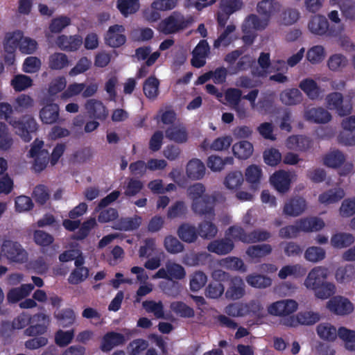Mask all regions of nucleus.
Segmentation results:
<instances>
[{
    "label": "nucleus",
    "mask_w": 355,
    "mask_h": 355,
    "mask_svg": "<svg viewBox=\"0 0 355 355\" xmlns=\"http://www.w3.org/2000/svg\"><path fill=\"white\" fill-rule=\"evenodd\" d=\"M304 274V268L299 264L287 265L282 268L278 273L281 279H285L288 276L299 277Z\"/></svg>",
    "instance_id": "51"
},
{
    "label": "nucleus",
    "mask_w": 355,
    "mask_h": 355,
    "mask_svg": "<svg viewBox=\"0 0 355 355\" xmlns=\"http://www.w3.org/2000/svg\"><path fill=\"white\" fill-rule=\"evenodd\" d=\"M309 31L314 35L338 37L344 31L343 25L329 26L327 19L320 15L313 16L309 22Z\"/></svg>",
    "instance_id": "5"
},
{
    "label": "nucleus",
    "mask_w": 355,
    "mask_h": 355,
    "mask_svg": "<svg viewBox=\"0 0 355 355\" xmlns=\"http://www.w3.org/2000/svg\"><path fill=\"white\" fill-rule=\"evenodd\" d=\"M243 182V176L240 171H232L227 174L225 179L224 184L229 189L239 188Z\"/></svg>",
    "instance_id": "56"
},
{
    "label": "nucleus",
    "mask_w": 355,
    "mask_h": 355,
    "mask_svg": "<svg viewBox=\"0 0 355 355\" xmlns=\"http://www.w3.org/2000/svg\"><path fill=\"white\" fill-rule=\"evenodd\" d=\"M248 284L255 288H266L272 284V279L263 275H250L246 277Z\"/></svg>",
    "instance_id": "44"
},
{
    "label": "nucleus",
    "mask_w": 355,
    "mask_h": 355,
    "mask_svg": "<svg viewBox=\"0 0 355 355\" xmlns=\"http://www.w3.org/2000/svg\"><path fill=\"white\" fill-rule=\"evenodd\" d=\"M343 16L346 20H355V1L353 0H343L339 5Z\"/></svg>",
    "instance_id": "61"
},
{
    "label": "nucleus",
    "mask_w": 355,
    "mask_h": 355,
    "mask_svg": "<svg viewBox=\"0 0 355 355\" xmlns=\"http://www.w3.org/2000/svg\"><path fill=\"white\" fill-rule=\"evenodd\" d=\"M205 170L204 163L199 159L193 158L187 164L186 174L189 179L198 180L204 177Z\"/></svg>",
    "instance_id": "23"
},
{
    "label": "nucleus",
    "mask_w": 355,
    "mask_h": 355,
    "mask_svg": "<svg viewBox=\"0 0 355 355\" xmlns=\"http://www.w3.org/2000/svg\"><path fill=\"white\" fill-rule=\"evenodd\" d=\"M33 240L37 245L47 247L53 243L54 238L51 234L43 230H37L33 232Z\"/></svg>",
    "instance_id": "60"
},
{
    "label": "nucleus",
    "mask_w": 355,
    "mask_h": 355,
    "mask_svg": "<svg viewBox=\"0 0 355 355\" xmlns=\"http://www.w3.org/2000/svg\"><path fill=\"white\" fill-rule=\"evenodd\" d=\"M71 19L64 15L53 18L49 24V31L52 33H60L64 28L71 24Z\"/></svg>",
    "instance_id": "52"
},
{
    "label": "nucleus",
    "mask_w": 355,
    "mask_h": 355,
    "mask_svg": "<svg viewBox=\"0 0 355 355\" xmlns=\"http://www.w3.org/2000/svg\"><path fill=\"white\" fill-rule=\"evenodd\" d=\"M297 305V303L293 300H280L271 304L268 307V311L273 315L285 316L295 312Z\"/></svg>",
    "instance_id": "13"
},
{
    "label": "nucleus",
    "mask_w": 355,
    "mask_h": 355,
    "mask_svg": "<svg viewBox=\"0 0 355 355\" xmlns=\"http://www.w3.org/2000/svg\"><path fill=\"white\" fill-rule=\"evenodd\" d=\"M343 130L339 134V143L345 146L355 145V116H350L342 121Z\"/></svg>",
    "instance_id": "11"
},
{
    "label": "nucleus",
    "mask_w": 355,
    "mask_h": 355,
    "mask_svg": "<svg viewBox=\"0 0 355 355\" xmlns=\"http://www.w3.org/2000/svg\"><path fill=\"white\" fill-rule=\"evenodd\" d=\"M311 145V140L304 135H292L286 139V146L291 150L306 151Z\"/></svg>",
    "instance_id": "26"
},
{
    "label": "nucleus",
    "mask_w": 355,
    "mask_h": 355,
    "mask_svg": "<svg viewBox=\"0 0 355 355\" xmlns=\"http://www.w3.org/2000/svg\"><path fill=\"white\" fill-rule=\"evenodd\" d=\"M232 151L236 157L240 159H246L252 155L253 146L248 141H241L233 145Z\"/></svg>",
    "instance_id": "31"
},
{
    "label": "nucleus",
    "mask_w": 355,
    "mask_h": 355,
    "mask_svg": "<svg viewBox=\"0 0 355 355\" xmlns=\"http://www.w3.org/2000/svg\"><path fill=\"white\" fill-rule=\"evenodd\" d=\"M171 309L177 315L182 318H192L194 316L193 309L182 302H174L171 304Z\"/></svg>",
    "instance_id": "58"
},
{
    "label": "nucleus",
    "mask_w": 355,
    "mask_h": 355,
    "mask_svg": "<svg viewBox=\"0 0 355 355\" xmlns=\"http://www.w3.org/2000/svg\"><path fill=\"white\" fill-rule=\"evenodd\" d=\"M12 107L8 103H0V119H5L15 129V133L24 142H29L32 135L37 130L36 121L30 116H24L19 119L12 117Z\"/></svg>",
    "instance_id": "2"
},
{
    "label": "nucleus",
    "mask_w": 355,
    "mask_h": 355,
    "mask_svg": "<svg viewBox=\"0 0 355 355\" xmlns=\"http://www.w3.org/2000/svg\"><path fill=\"white\" fill-rule=\"evenodd\" d=\"M345 161L344 154L338 150H333L324 157V164L328 167L336 168L340 167Z\"/></svg>",
    "instance_id": "38"
},
{
    "label": "nucleus",
    "mask_w": 355,
    "mask_h": 355,
    "mask_svg": "<svg viewBox=\"0 0 355 355\" xmlns=\"http://www.w3.org/2000/svg\"><path fill=\"white\" fill-rule=\"evenodd\" d=\"M344 196L345 193L342 189H329L320 194L318 200L322 204L329 205L338 202Z\"/></svg>",
    "instance_id": "33"
},
{
    "label": "nucleus",
    "mask_w": 355,
    "mask_h": 355,
    "mask_svg": "<svg viewBox=\"0 0 355 355\" xmlns=\"http://www.w3.org/2000/svg\"><path fill=\"white\" fill-rule=\"evenodd\" d=\"M165 135L167 139L178 144H182L187 141L188 134L184 128L178 126L168 127L165 131Z\"/></svg>",
    "instance_id": "34"
},
{
    "label": "nucleus",
    "mask_w": 355,
    "mask_h": 355,
    "mask_svg": "<svg viewBox=\"0 0 355 355\" xmlns=\"http://www.w3.org/2000/svg\"><path fill=\"white\" fill-rule=\"evenodd\" d=\"M177 235L181 241L187 243H195L200 236L198 227L189 223H183L179 225L177 230Z\"/></svg>",
    "instance_id": "20"
},
{
    "label": "nucleus",
    "mask_w": 355,
    "mask_h": 355,
    "mask_svg": "<svg viewBox=\"0 0 355 355\" xmlns=\"http://www.w3.org/2000/svg\"><path fill=\"white\" fill-rule=\"evenodd\" d=\"M324 48L321 45L313 46L306 53V59L311 64L320 63L324 60Z\"/></svg>",
    "instance_id": "53"
},
{
    "label": "nucleus",
    "mask_w": 355,
    "mask_h": 355,
    "mask_svg": "<svg viewBox=\"0 0 355 355\" xmlns=\"http://www.w3.org/2000/svg\"><path fill=\"white\" fill-rule=\"evenodd\" d=\"M59 112L60 108L58 104H46L40 111V118L44 123L53 124L58 120Z\"/></svg>",
    "instance_id": "24"
},
{
    "label": "nucleus",
    "mask_w": 355,
    "mask_h": 355,
    "mask_svg": "<svg viewBox=\"0 0 355 355\" xmlns=\"http://www.w3.org/2000/svg\"><path fill=\"white\" fill-rule=\"evenodd\" d=\"M225 236L231 239L232 241H239L245 243H248L249 233L239 226H230L225 232Z\"/></svg>",
    "instance_id": "45"
},
{
    "label": "nucleus",
    "mask_w": 355,
    "mask_h": 355,
    "mask_svg": "<svg viewBox=\"0 0 355 355\" xmlns=\"http://www.w3.org/2000/svg\"><path fill=\"white\" fill-rule=\"evenodd\" d=\"M306 208L305 199L300 196H295L289 199L284 205L283 213L288 216H298L301 215Z\"/></svg>",
    "instance_id": "17"
},
{
    "label": "nucleus",
    "mask_w": 355,
    "mask_h": 355,
    "mask_svg": "<svg viewBox=\"0 0 355 355\" xmlns=\"http://www.w3.org/2000/svg\"><path fill=\"white\" fill-rule=\"evenodd\" d=\"M125 29L123 26L114 24L109 27L105 35V43L112 48H119L126 42V36L124 35Z\"/></svg>",
    "instance_id": "10"
},
{
    "label": "nucleus",
    "mask_w": 355,
    "mask_h": 355,
    "mask_svg": "<svg viewBox=\"0 0 355 355\" xmlns=\"http://www.w3.org/2000/svg\"><path fill=\"white\" fill-rule=\"evenodd\" d=\"M141 222L142 218L138 215L133 217H121L114 222L113 228L119 231H133L140 227Z\"/></svg>",
    "instance_id": "21"
},
{
    "label": "nucleus",
    "mask_w": 355,
    "mask_h": 355,
    "mask_svg": "<svg viewBox=\"0 0 355 355\" xmlns=\"http://www.w3.org/2000/svg\"><path fill=\"white\" fill-rule=\"evenodd\" d=\"M317 333L320 338L334 341L338 336V330L332 324L329 323H321L317 326Z\"/></svg>",
    "instance_id": "36"
},
{
    "label": "nucleus",
    "mask_w": 355,
    "mask_h": 355,
    "mask_svg": "<svg viewBox=\"0 0 355 355\" xmlns=\"http://www.w3.org/2000/svg\"><path fill=\"white\" fill-rule=\"evenodd\" d=\"M198 231L202 238L210 239L218 232L217 227L211 222L204 220L198 225Z\"/></svg>",
    "instance_id": "54"
},
{
    "label": "nucleus",
    "mask_w": 355,
    "mask_h": 355,
    "mask_svg": "<svg viewBox=\"0 0 355 355\" xmlns=\"http://www.w3.org/2000/svg\"><path fill=\"white\" fill-rule=\"evenodd\" d=\"M299 87L305 93L309 99L315 100L320 97L322 90L317 83L311 78L302 80Z\"/></svg>",
    "instance_id": "27"
},
{
    "label": "nucleus",
    "mask_w": 355,
    "mask_h": 355,
    "mask_svg": "<svg viewBox=\"0 0 355 355\" xmlns=\"http://www.w3.org/2000/svg\"><path fill=\"white\" fill-rule=\"evenodd\" d=\"M271 252V245L265 243L248 247L246 250V254L252 258H261L270 254Z\"/></svg>",
    "instance_id": "50"
},
{
    "label": "nucleus",
    "mask_w": 355,
    "mask_h": 355,
    "mask_svg": "<svg viewBox=\"0 0 355 355\" xmlns=\"http://www.w3.org/2000/svg\"><path fill=\"white\" fill-rule=\"evenodd\" d=\"M164 246L171 254H178L184 251V245L174 236L168 235L164 238Z\"/></svg>",
    "instance_id": "46"
},
{
    "label": "nucleus",
    "mask_w": 355,
    "mask_h": 355,
    "mask_svg": "<svg viewBox=\"0 0 355 355\" xmlns=\"http://www.w3.org/2000/svg\"><path fill=\"white\" fill-rule=\"evenodd\" d=\"M303 99L301 92L297 88L287 89L280 94V100L287 105L300 104Z\"/></svg>",
    "instance_id": "29"
},
{
    "label": "nucleus",
    "mask_w": 355,
    "mask_h": 355,
    "mask_svg": "<svg viewBox=\"0 0 355 355\" xmlns=\"http://www.w3.org/2000/svg\"><path fill=\"white\" fill-rule=\"evenodd\" d=\"M205 186L200 182L189 187L187 195L192 201L191 209L198 216L214 219L216 216L215 207L218 204H223L226 198L220 191H215L211 194H205Z\"/></svg>",
    "instance_id": "1"
},
{
    "label": "nucleus",
    "mask_w": 355,
    "mask_h": 355,
    "mask_svg": "<svg viewBox=\"0 0 355 355\" xmlns=\"http://www.w3.org/2000/svg\"><path fill=\"white\" fill-rule=\"evenodd\" d=\"M279 9V4L275 0H262L257 6V12L269 21L271 17Z\"/></svg>",
    "instance_id": "25"
},
{
    "label": "nucleus",
    "mask_w": 355,
    "mask_h": 355,
    "mask_svg": "<svg viewBox=\"0 0 355 355\" xmlns=\"http://www.w3.org/2000/svg\"><path fill=\"white\" fill-rule=\"evenodd\" d=\"M262 176L261 168L257 165L249 166L245 171L246 181L251 184H259Z\"/></svg>",
    "instance_id": "63"
},
{
    "label": "nucleus",
    "mask_w": 355,
    "mask_h": 355,
    "mask_svg": "<svg viewBox=\"0 0 355 355\" xmlns=\"http://www.w3.org/2000/svg\"><path fill=\"white\" fill-rule=\"evenodd\" d=\"M324 227V221L318 217L303 218L295 222V225L282 227L279 236L282 239L296 237L300 232H317Z\"/></svg>",
    "instance_id": "3"
},
{
    "label": "nucleus",
    "mask_w": 355,
    "mask_h": 355,
    "mask_svg": "<svg viewBox=\"0 0 355 355\" xmlns=\"http://www.w3.org/2000/svg\"><path fill=\"white\" fill-rule=\"evenodd\" d=\"M187 214V207L182 200H178L167 211V217L170 219L176 218H184Z\"/></svg>",
    "instance_id": "49"
},
{
    "label": "nucleus",
    "mask_w": 355,
    "mask_h": 355,
    "mask_svg": "<svg viewBox=\"0 0 355 355\" xmlns=\"http://www.w3.org/2000/svg\"><path fill=\"white\" fill-rule=\"evenodd\" d=\"M83 37L80 35H59L55 41L56 45L62 51L74 52L79 49L83 44Z\"/></svg>",
    "instance_id": "14"
},
{
    "label": "nucleus",
    "mask_w": 355,
    "mask_h": 355,
    "mask_svg": "<svg viewBox=\"0 0 355 355\" xmlns=\"http://www.w3.org/2000/svg\"><path fill=\"white\" fill-rule=\"evenodd\" d=\"M330 311L339 315H345L351 313L354 310L352 304L345 297L336 296L332 297L327 304Z\"/></svg>",
    "instance_id": "12"
},
{
    "label": "nucleus",
    "mask_w": 355,
    "mask_h": 355,
    "mask_svg": "<svg viewBox=\"0 0 355 355\" xmlns=\"http://www.w3.org/2000/svg\"><path fill=\"white\" fill-rule=\"evenodd\" d=\"M327 107L336 110L339 116H344L351 113V107L343 105V96L340 92H332L326 97Z\"/></svg>",
    "instance_id": "15"
},
{
    "label": "nucleus",
    "mask_w": 355,
    "mask_h": 355,
    "mask_svg": "<svg viewBox=\"0 0 355 355\" xmlns=\"http://www.w3.org/2000/svg\"><path fill=\"white\" fill-rule=\"evenodd\" d=\"M15 91L21 92L32 85V79L26 75H17L11 81Z\"/></svg>",
    "instance_id": "64"
},
{
    "label": "nucleus",
    "mask_w": 355,
    "mask_h": 355,
    "mask_svg": "<svg viewBox=\"0 0 355 355\" xmlns=\"http://www.w3.org/2000/svg\"><path fill=\"white\" fill-rule=\"evenodd\" d=\"M297 316L299 325H313L320 319L319 313L312 311L300 312Z\"/></svg>",
    "instance_id": "59"
},
{
    "label": "nucleus",
    "mask_w": 355,
    "mask_h": 355,
    "mask_svg": "<svg viewBox=\"0 0 355 355\" xmlns=\"http://www.w3.org/2000/svg\"><path fill=\"white\" fill-rule=\"evenodd\" d=\"M269 21L267 19L261 17L260 19L257 15L254 14L250 15L245 20V23L243 26V31L247 32V28H252L254 30H263L268 26Z\"/></svg>",
    "instance_id": "35"
},
{
    "label": "nucleus",
    "mask_w": 355,
    "mask_h": 355,
    "mask_svg": "<svg viewBox=\"0 0 355 355\" xmlns=\"http://www.w3.org/2000/svg\"><path fill=\"white\" fill-rule=\"evenodd\" d=\"M234 248V241L227 236H225L223 239L211 241L208 244L207 249L209 252L218 255H225L231 252Z\"/></svg>",
    "instance_id": "18"
},
{
    "label": "nucleus",
    "mask_w": 355,
    "mask_h": 355,
    "mask_svg": "<svg viewBox=\"0 0 355 355\" xmlns=\"http://www.w3.org/2000/svg\"><path fill=\"white\" fill-rule=\"evenodd\" d=\"M326 252L325 250L316 246H311L306 249L304 253V258L313 263H316L323 260L325 258Z\"/></svg>",
    "instance_id": "55"
},
{
    "label": "nucleus",
    "mask_w": 355,
    "mask_h": 355,
    "mask_svg": "<svg viewBox=\"0 0 355 355\" xmlns=\"http://www.w3.org/2000/svg\"><path fill=\"white\" fill-rule=\"evenodd\" d=\"M207 282V276L202 271H195L189 276V288H202Z\"/></svg>",
    "instance_id": "57"
},
{
    "label": "nucleus",
    "mask_w": 355,
    "mask_h": 355,
    "mask_svg": "<svg viewBox=\"0 0 355 355\" xmlns=\"http://www.w3.org/2000/svg\"><path fill=\"white\" fill-rule=\"evenodd\" d=\"M69 60L63 53H54L49 56V67L53 70H60L69 65Z\"/></svg>",
    "instance_id": "42"
},
{
    "label": "nucleus",
    "mask_w": 355,
    "mask_h": 355,
    "mask_svg": "<svg viewBox=\"0 0 355 355\" xmlns=\"http://www.w3.org/2000/svg\"><path fill=\"white\" fill-rule=\"evenodd\" d=\"M270 182L278 192L285 193L290 189L291 180L288 172L279 170L270 176Z\"/></svg>",
    "instance_id": "19"
},
{
    "label": "nucleus",
    "mask_w": 355,
    "mask_h": 355,
    "mask_svg": "<svg viewBox=\"0 0 355 355\" xmlns=\"http://www.w3.org/2000/svg\"><path fill=\"white\" fill-rule=\"evenodd\" d=\"M304 118L315 123H327L331 121V115L322 107H312L305 110Z\"/></svg>",
    "instance_id": "22"
},
{
    "label": "nucleus",
    "mask_w": 355,
    "mask_h": 355,
    "mask_svg": "<svg viewBox=\"0 0 355 355\" xmlns=\"http://www.w3.org/2000/svg\"><path fill=\"white\" fill-rule=\"evenodd\" d=\"M347 64V58L340 53H336L331 55L327 60V66L329 69L333 71L342 70Z\"/></svg>",
    "instance_id": "48"
},
{
    "label": "nucleus",
    "mask_w": 355,
    "mask_h": 355,
    "mask_svg": "<svg viewBox=\"0 0 355 355\" xmlns=\"http://www.w3.org/2000/svg\"><path fill=\"white\" fill-rule=\"evenodd\" d=\"M124 341L123 335L116 332H109L104 336L101 347L103 351L109 352L113 347L123 344Z\"/></svg>",
    "instance_id": "28"
},
{
    "label": "nucleus",
    "mask_w": 355,
    "mask_h": 355,
    "mask_svg": "<svg viewBox=\"0 0 355 355\" xmlns=\"http://www.w3.org/2000/svg\"><path fill=\"white\" fill-rule=\"evenodd\" d=\"M222 266L230 270L245 272L246 266L243 260L235 257H229L222 260Z\"/></svg>",
    "instance_id": "62"
},
{
    "label": "nucleus",
    "mask_w": 355,
    "mask_h": 355,
    "mask_svg": "<svg viewBox=\"0 0 355 355\" xmlns=\"http://www.w3.org/2000/svg\"><path fill=\"white\" fill-rule=\"evenodd\" d=\"M336 279L339 283L349 282L355 277V267L347 264L337 268L335 274Z\"/></svg>",
    "instance_id": "37"
},
{
    "label": "nucleus",
    "mask_w": 355,
    "mask_h": 355,
    "mask_svg": "<svg viewBox=\"0 0 355 355\" xmlns=\"http://www.w3.org/2000/svg\"><path fill=\"white\" fill-rule=\"evenodd\" d=\"M328 275V268L315 266L309 272L304 284L306 288H336L333 283L327 282Z\"/></svg>",
    "instance_id": "6"
},
{
    "label": "nucleus",
    "mask_w": 355,
    "mask_h": 355,
    "mask_svg": "<svg viewBox=\"0 0 355 355\" xmlns=\"http://www.w3.org/2000/svg\"><path fill=\"white\" fill-rule=\"evenodd\" d=\"M338 336L344 341L347 350L355 351V331L341 327L338 329Z\"/></svg>",
    "instance_id": "39"
},
{
    "label": "nucleus",
    "mask_w": 355,
    "mask_h": 355,
    "mask_svg": "<svg viewBox=\"0 0 355 355\" xmlns=\"http://www.w3.org/2000/svg\"><path fill=\"white\" fill-rule=\"evenodd\" d=\"M159 81L155 76L148 77L144 83L143 92L146 97L155 100L159 95Z\"/></svg>",
    "instance_id": "30"
},
{
    "label": "nucleus",
    "mask_w": 355,
    "mask_h": 355,
    "mask_svg": "<svg viewBox=\"0 0 355 355\" xmlns=\"http://www.w3.org/2000/svg\"><path fill=\"white\" fill-rule=\"evenodd\" d=\"M31 326L25 329L24 334L28 336H36L44 334L50 323L48 315L40 313L31 316Z\"/></svg>",
    "instance_id": "9"
},
{
    "label": "nucleus",
    "mask_w": 355,
    "mask_h": 355,
    "mask_svg": "<svg viewBox=\"0 0 355 355\" xmlns=\"http://www.w3.org/2000/svg\"><path fill=\"white\" fill-rule=\"evenodd\" d=\"M186 276L184 268L179 263L171 260L165 263L164 267L159 268L155 275V278L164 279L170 281H178Z\"/></svg>",
    "instance_id": "8"
},
{
    "label": "nucleus",
    "mask_w": 355,
    "mask_h": 355,
    "mask_svg": "<svg viewBox=\"0 0 355 355\" xmlns=\"http://www.w3.org/2000/svg\"><path fill=\"white\" fill-rule=\"evenodd\" d=\"M85 107L90 118L104 121L108 116L107 107L99 100L94 98L87 100Z\"/></svg>",
    "instance_id": "16"
},
{
    "label": "nucleus",
    "mask_w": 355,
    "mask_h": 355,
    "mask_svg": "<svg viewBox=\"0 0 355 355\" xmlns=\"http://www.w3.org/2000/svg\"><path fill=\"white\" fill-rule=\"evenodd\" d=\"M117 8L123 16L127 17L139 10V0H118Z\"/></svg>",
    "instance_id": "47"
},
{
    "label": "nucleus",
    "mask_w": 355,
    "mask_h": 355,
    "mask_svg": "<svg viewBox=\"0 0 355 355\" xmlns=\"http://www.w3.org/2000/svg\"><path fill=\"white\" fill-rule=\"evenodd\" d=\"M210 254L205 252L188 254L184 257L185 264L191 266H205L207 263Z\"/></svg>",
    "instance_id": "41"
},
{
    "label": "nucleus",
    "mask_w": 355,
    "mask_h": 355,
    "mask_svg": "<svg viewBox=\"0 0 355 355\" xmlns=\"http://www.w3.org/2000/svg\"><path fill=\"white\" fill-rule=\"evenodd\" d=\"M3 255L10 262L24 263L28 260V253L17 241L5 239L1 245Z\"/></svg>",
    "instance_id": "7"
},
{
    "label": "nucleus",
    "mask_w": 355,
    "mask_h": 355,
    "mask_svg": "<svg viewBox=\"0 0 355 355\" xmlns=\"http://www.w3.org/2000/svg\"><path fill=\"white\" fill-rule=\"evenodd\" d=\"M192 22L191 17L186 18L180 12L174 11L160 21L158 30L165 35L174 34L186 29Z\"/></svg>",
    "instance_id": "4"
},
{
    "label": "nucleus",
    "mask_w": 355,
    "mask_h": 355,
    "mask_svg": "<svg viewBox=\"0 0 355 355\" xmlns=\"http://www.w3.org/2000/svg\"><path fill=\"white\" fill-rule=\"evenodd\" d=\"M54 317L57 319L60 326L67 327L73 324L76 320V315L71 309H65L54 313Z\"/></svg>",
    "instance_id": "40"
},
{
    "label": "nucleus",
    "mask_w": 355,
    "mask_h": 355,
    "mask_svg": "<svg viewBox=\"0 0 355 355\" xmlns=\"http://www.w3.org/2000/svg\"><path fill=\"white\" fill-rule=\"evenodd\" d=\"M354 242V237L350 233L339 232L334 234L331 239V244L335 248H345Z\"/></svg>",
    "instance_id": "32"
},
{
    "label": "nucleus",
    "mask_w": 355,
    "mask_h": 355,
    "mask_svg": "<svg viewBox=\"0 0 355 355\" xmlns=\"http://www.w3.org/2000/svg\"><path fill=\"white\" fill-rule=\"evenodd\" d=\"M96 221L94 218H90L84 221L78 227V230L71 236L73 240L82 241L89 234L90 231L96 226Z\"/></svg>",
    "instance_id": "43"
}]
</instances>
